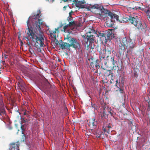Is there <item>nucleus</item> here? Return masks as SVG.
Returning a JSON list of instances; mask_svg holds the SVG:
<instances>
[{"label":"nucleus","instance_id":"nucleus-1","mask_svg":"<svg viewBox=\"0 0 150 150\" xmlns=\"http://www.w3.org/2000/svg\"><path fill=\"white\" fill-rule=\"evenodd\" d=\"M29 20L27 21L28 28L25 30V33L27 35V37H25V38L27 39L26 41L28 42V44H30L29 38L32 39L33 41L35 42L34 47L37 50L38 52H41L42 50L40 48L41 47H44L45 46L44 43V39L43 34L41 33L39 34H35V32L32 27H30L29 25Z\"/></svg>","mask_w":150,"mask_h":150},{"label":"nucleus","instance_id":"nucleus-2","mask_svg":"<svg viewBox=\"0 0 150 150\" xmlns=\"http://www.w3.org/2000/svg\"><path fill=\"white\" fill-rule=\"evenodd\" d=\"M119 22L121 23H125L127 22L133 25L139 30H141L142 32L145 33L147 30V28L145 24H142L141 21L137 16H127L126 17H124L122 19L119 20Z\"/></svg>","mask_w":150,"mask_h":150},{"label":"nucleus","instance_id":"nucleus-3","mask_svg":"<svg viewBox=\"0 0 150 150\" xmlns=\"http://www.w3.org/2000/svg\"><path fill=\"white\" fill-rule=\"evenodd\" d=\"M96 50L99 52V62L101 65H103L104 62L111 57H110L111 51L112 52L114 51L113 48L108 46L104 47V46H101L98 45L96 47Z\"/></svg>","mask_w":150,"mask_h":150},{"label":"nucleus","instance_id":"nucleus-4","mask_svg":"<svg viewBox=\"0 0 150 150\" xmlns=\"http://www.w3.org/2000/svg\"><path fill=\"white\" fill-rule=\"evenodd\" d=\"M40 11L38 10L37 11L36 14H35L31 17L33 21L34 22L33 24V27H32L34 30L40 31L41 30L40 25L43 24V22L42 19L39 18L40 17Z\"/></svg>","mask_w":150,"mask_h":150},{"label":"nucleus","instance_id":"nucleus-5","mask_svg":"<svg viewBox=\"0 0 150 150\" xmlns=\"http://www.w3.org/2000/svg\"><path fill=\"white\" fill-rule=\"evenodd\" d=\"M103 64V65H101L102 67L104 66L106 67H113V69L117 71L121 70L119 67L117 61L114 59V57H110V59L104 62Z\"/></svg>","mask_w":150,"mask_h":150},{"label":"nucleus","instance_id":"nucleus-6","mask_svg":"<svg viewBox=\"0 0 150 150\" xmlns=\"http://www.w3.org/2000/svg\"><path fill=\"white\" fill-rule=\"evenodd\" d=\"M67 39L70 47H71L74 48L76 50L81 49V47L80 42L76 39L74 38L68 37Z\"/></svg>","mask_w":150,"mask_h":150},{"label":"nucleus","instance_id":"nucleus-7","mask_svg":"<svg viewBox=\"0 0 150 150\" xmlns=\"http://www.w3.org/2000/svg\"><path fill=\"white\" fill-rule=\"evenodd\" d=\"M127 50L126 53V57L129 59V56L132 53L134 48L136 47L135 43L134 40L131 39L128 40V43L126 46Z\"/></svg>","mask_w":150,"mask_h":150},{"label":"nucleus","instance_id":"nucleus-8","mask_svg":"<svg viewBox=\"0 0 150 150\" xmlns=\"http://www.w3.org/2000/svg\"><path fill=\"white\" fill-rule=\"evenodd\" d=\"M101 6L98 4H94L91 7V10L92 11H93L95 13L100 14V10H101Z\"/></svg>","mask_w":150,"mask_h":150},{"label":"nucleus","instance_id":"nucleus-9","mask_svg":"<svg viewBox=\"0 0 150 150\" xmlns=\"http://www.w3.org/2000/svg\"><path fill=\"white\" fill-rule=\"evenodd\" d=\"M95 38V36L93 35H87L86 37L87 40L86 42V44L87 47H89L90 45L92 46L93 43L94 41V38Z\"/></svg>","mask_w":150,"mask_h":150},{"label":"nucleus","instance_id":"nucleus-10","mask_svg":"<svg viewBox=\"0 0 150 150\" xmlns=\"http://www.w3.org/2000/svg\"><path fill=\"white\" fill-rule=\"evenodd\" d=\"M125 50V47L124 45L121 43L118 44V51L120 56L124 54V52Z\"/></svg>","mask_w":150,"mask_h":150},{"label":"nucleus","instance_id":"nucleus-11","mask_svg":"<svg viewBox=\"0 0 150 150\" xmlns=\"http://www.w3.org/2000/svg\"><path fill=\"white\" fill-rule=\"evenodd\" d=\"M90 59L91 60L90 65L91 67L93 68L98 64H100L101 65V64L99 62L100 59H96L93 57L91 58Z\"/></svg>","mask_w":150,"mask_h":150},{"label":"nucleus","instance_id":"nucleus-12","mask_svg":"<svg viewBox=\"0 0 150 150\" xmlns=\"http://www.w3.org/2000/svg\"><path fill=\"white\" fill-rule=\"evenodd\" d=\"M19 142L12 143L11 144L10 150H20L19 149Z\"/></svg>","mask_w":150,"mask_h":150},{"label":"nucleus","instance_id":"nucleus-13","mask_svg":"<svg viewBox=\"0 0 150 150\" xmlns=\"http://www.w3.org/2000/svg\"><path fill=\"white\" fill-rule=\"evenodd\" d=\"M96 34L97 36L99 37L102 41H104V40H106L105 33H104L102 32H98L97 31Z\"/></svg>","mask_w":150,"mask_h":150},{"label":"nucleus","instance_id":"nucleus-14","mask_svg":"<svg viewBox=\"0 0 150 150\" xmlns=\"http://www.w3.org/2000/svg\"><path fill=\"white\" fill-rule=\"evenodd\" d=\"M109 16L110 17L111 21L112 22H114L115 21V20L117 21L119 20V16L117 15L114 14L112 13H110Z\"/></svg>","mask_w":150,"mask_h":150},{"label":"nucleus","instance_id":"nucleus-15","mask_svg":"<svg viewBox=\"0 0 150 150\" xmlns=\"http://www.w3.org/2000/svg\"><path fill=\"white\" fill-rule=\"evenodd\" d=\"M106 37L107 38V39L109 40L114 38V34L112 33V31L111 30H109L107 33H105Z\"/></svg>","mask_w":150,"mask_h":150},{"label":"nucleus","instance_id":"nucleus-16","mask_svg":"<svg viewBox=\"0 0 150 150\" xmlns=\"http://www.w3.org/2000/svg\"><path fill=\"white\" fill-rule=\"evenodd\" d=\"M100 12L101 13L100 15H102V13H103V14H104L107 15H106V16H109L110 13H111L110 11L106 9L105 8L103 7H101V10H100Z\"/></svg>","mask_w":150,"mask_h":150},{"label":"nucleus","instance_id":"nucleus-17","mask_svg":"<svg viewBox=\"0 0 150 150\" xmlns=\"http://www.w3.org/2000/svg\"><path fill=\"white\" fill-rule=\"evenodd\" d=\"M51 86L47 80L46 79L45 83V86L43 87V89L44 90L45 92L48 91L49 88H50Z\"/></svg>","mask_w":150,"mask_h":150},{"label":"nucleus","instance_id":"nucleus-18","mask_svg":"<svg viewBox=\"0 0 150 150\" xmlns=\"http://www.w3.org/2000/svg\"><path fill=\"white\" fill-rule=\"evenodd\" d=\"M108 115L106 110V107H104L103 112L101 114V117L102 119H107L108 118Z\"/></svg>","mask_w":150,"mask_h":150},{"label":"nucleus","instance_id":"nucleus-19","mask_svg":"<svg viewBox=\"0 0 150 150\" xmlns=\"http://www.w3.org/2000/svg\"><path fill=\"white\" fill-rule=\"evenodd\" d=\"M69 43L63 42L62 44H60V47L62 49H69L70 47L69 46Z\"/></svg>","mask_w":150,"mask_h":150},{"label":"nucleus","instance_id":"nucleus-20","mask_svg":"<svg viewBox=\"0 0 150 150\" xmlns=\"http://www.w3.org/2000/svg\"><path fill=\"white\" fill-rule=\"evenodd\" d=\"M106 110H107L109 114H110L111 116L114 117L116 114V113L112 110L111 107H107V108H106Z\"/></svg>","mask_w":150,"mask_h":150},{"label":"nucleus","instance_id":"nucleus-21","mask_svg":"<svg viewBox=\"0 0 150 150\" xmlns=\"http://www.w3.org/2000/svg\"><path fill=\"white\" fill-rule=\"evenodd\" d=\"M97 124V122L96 121L95 118H93L90 120L89 124L90 126H96Z\"/></svg>","mask_w":150,"mask_h":150},{"label":"nucleus","instance_id":"nucleus-22","mask_svg":"<svg viewBox=\"0 0 150 150\" xmlns=\"http://www.w3.org/2000/svg\"><path fill=\"white\" fill-rule=\"evenodd\" d=\"M115 82H116V83L115 84V86L117 87L118 88V89L116 90V91H119L120 93H123L124 92V91L123 90L122 88L121 87H120V86L119 87L118 86L117 83H118V79H117L116 81Z\"/></svg>","mask_w":150,"mask_h":150},{"label":"nucleus","instance_id":"nucleus-23","mask_svg":"<svg viewBox=\"0 0 150 150\" xmlns=\"http://www.w3.org/2000/svg\"><path fill=\"white\" fill-rule=\"evenodd\" d=\"M122 42L123 44V45L126 46L128 43V40H127L126 38H123L122 40Z\"/></svg>","mask_w":150,"mask_h":150},{"label":"nucleus","instance_id":"nucleus-24","mask_svg":"<svg viewBox=\"0 0 150 150\" xmlns=\"http://www.w3.org/2000/svg\"><path fill=\"white\" fill-rule=\"evenodd\" d=\"M146 13L147 14V17L149 21L150 22V8H149L146 11Z\"/></svg>","mask_w":150,"mask_h":150},{"label":"nucleus","instance_id":"nucleus-25","mask_svg":"<svg viewBox=\"0 0 150 150\" xmlns=\"http://www.w3.org/2000/svg\"><path fill=\"white\" fill-rule=\"evenodd\" d=\"M5 114V110L4 108L3 107L0 108V115H3Z\"/></svg>","mask_w":150,"mask_h":150},{"label":"nucleus","instance_id":"nucleus-26","mask_svg":"<svg viewBox=\"0 0 150 150\" xmlns=\"http://www.w3.org/2000/svg\"><path fill=\"white\" fill-rule=\"evenodd\" d=\"M68 24L69 27L75 26L76 25L75 21H69Z\"/></svg>","mask_w":150,"mask_h":150},{"label":"nucleus","instance_id":"nucleus-27","mask_svg":"<svg viewBox=\"0 0 150 150\" xmlns=\"http://www.w3.org/2000/svg\"><path fill=\"white\" fill-rule=\"evenodd\" d=\"M97 31H96L94 29L93 27H92V29H91L88 32L89 33H93L94 34H96Z\"/></svg>","mask_w":150,"mask_h":150},{"label":"nucleus","instance_id":"nucleus-28","mask_svg":"<svg viewBox=\"0 0 150 150\" xmlns=\"http://www.w3.org/2000/svg\"><path fill=\"white\" fill-rule=\"evenodd\" d=\"M73 2L75 4V5L76 7L79 8L80 6H81V5H80V4L78 2V0H74L73 1Z\"/></svg>","mask_w":150,"mask_h":150},{"label":"nucleus","instance_id":"nucleus-29","mask_svg":"<svg viewBox=\"0 0 150 150\" xmlns=\"http://www.w3.org/2000/svg\"><path fill=\"white\" fill-rule=\"evenodd\" d=\"M112 73V72L111 71V70H107L106 71L104 75L105 76H107L108 77L110 74L111 73Z\"/></svg>","mask_w":150,"mask_h":150},{"label":"nucleus","instance_id":"nucleus-30","mask_svg":"<svg viewBox=\"0 0 150 150\" xmlns=\"http://www.w3.org/2000/svg\"><path fill=\"white\" fill-rule=\"evenodd\" d=\"M21 86L20 87V89L22 90L23 91H24L26 88V86H25V84H23V85H20Z\"/></svg>","mask_w":150,"mask_h":150},{"label":"nucleus","instance_id":"nucleus-31","mask_svg":"<svg viewBox=\"0 0 150 150\" xmlns=\"http://www.w3.org/2000/svg\"><path fill=\"white\" fill-rule=\"evenodd\" d=\"M102 134V132H99L96 134V137L97 138H100L101 137V135Z\"/></svg>","mask_w":150,"mask_h":150},{"label":"nucleus","instance_id":"nucleus-32","mask_svg":"<svg viewBox=\"0 0 150 150\" xmlns=\"http://www.w3.org/2000/svg\"><path fill=\"white\" fill-rule=\"evenodd\" d=\"M59 28H58L57 29L55 28V30L50 31V35H52L53 33L54 34H55L56 33V31Z\"/></svg>","mask_w":150,"mask_h":150},{"label":"nucleus","instance_id":"nucleus-33","mask_svg":"<svg viewBox=\"0 0 150 150\" xmlns=\"http://www.w3.org/2000/svg\"><path fill=\"white\" fill-rule=\"evenodd\" d=\"M108 77L109 78H110V79H115V75H114V74L112 73H111L109 75V76H108Z\"/></svg>","mask_w":150,"mask_h":150},{"label":"nucleus","instance_id":"nucleus-34","mask_svg":"<svg viewBox=\"0 0 150 150\" xmlns=\"http://www.w3.org/2000/svg\"><path fill=\"white\" fill-rule=\"evenodd\" d=\"M22 134L23 135H22V138L21 139V142H23L25 141V140L26 137L25 134L23 133V132L22 133Z\"/></svg>","mask_w":150,"mask_h":150},{"label":"nucleus","instance_id":"nucleus-35","mask_svg":"<svg viewBox=\"0 0 150 150\" xmlns=\"http://www.w3.org/2000/svg\"><path fill=\"white\" fill-rule=\"evenodd\" d=\"M67 20L69 22L73 21V18L71 16H69L67 18Z\"/></svg>","mask_w":150,"mask_h":150},{"label":"nucleus","instance_id":"nucleus-36","mask_svg":"<svg viewBox=\"0 0 150 150\" xmlns=\"http://www.w3.org/2000/svg\"><path fill=\"white\" fill-rule=\"evenodd\" d=\"M69 27V26L68 25V24L64 26L63 29H64V32H65V31L67 29V28Z\"/></svg>","mask_w":150,"mask_h":150},{"label":"nucleus","instance_id":"nucleus-37","mask_svg":"<svg viewBox=\"0 0 150 150\" xmlns=\"http://www.w3.org/2000/svg\"><path fill=\"white\" fill-rule=\"evenodd\" d=\"M55 43L56 46H57L58 45H59L60 46V44H61L59 43V42L57 40H55Z\"/></svg>","mask_w":150,"mask_h":150},{"label":"nucleus","instance_id":"nucleus-38","mask_svg":"<svg viewBox=\"0 0 150 150\" xmlns=\"http://www.w3.org/2000/svg\"><path fill=\"white\" fill-rule=\"evenodd\" d=\"M115 79H111L110 81V83H115Z\"/></svg>","mask_w":150,"mask_h":150},{"label":"nucleus","instance_id":"nucleus-39","mask_svg":"<svg viewBox=\"0 0 150 150\" xmlns=\"http://www.w3.org/2000/svg\"><path fill=\"white\" fill-rule=\"evenodd\" d=\"M2 35L3 36V37L4 38H5V32L4 30H2Z\"/></svg>","mask_w":150,"mask_h":150},{"label":"nucleus","instance_id":"nucleus-40","mask_svg":"<svg viewBox=\"0 0 150 150\" xmlns=\"http://www.w3.org/2000/svg\"><path fill=\"white\" fill-rule=\"evenodd\" d=\"M95 67H96L97 68H100V67L99 65V64H96Z\"/></svg>","mask_w":150,"mask_h":150},{"label":"nucleus","instance_id":"nucleus-41","mask_svg":"<svg viewBox=\"0 0 150 150\" xmlns=\"http://www.w3.org/2000/svg\"><path fill=\"white\" fill-rule=\"evenodd\" d=\"M85 8V6L84 5H83V4H82L81 5V6H80L79 8Z\"/></svg>","mask_w":150,"mask_h":150},{"label":"nucleus","instance_id":"nucleus-42","mask_svg":"<svg viewBox=\"0 0 150 150\" xmlns=\"http://www.w3.org/2000/svg\"><path fill=\"white\" fill-rule=\"evenodd\" d=\"M2 105V102L1 99V97L0 96V105Z\"/></svg>","mask_w":150,"mask_h":150},{"label":"nucleus","instance_id":"nucleus-43","mask_svg":"<svg viewBox=\"0 0 150 150\" xmlns=\"http://www.w3.org/2000/svg\"><path fill=\"white\" fill-rule=\"evenodd\" d=\"M130 8H132V9H136L137 10L138 8L137 7H136V6H135L134 7H130Z\"/></svg>","mask_w":150,"mask_h":150},{"label":"nucleus","instance_id":"nucleus-44","mask_svg":"<svg viewBox=\"0 0 150 150\" xmlns=\"http://www.w3.org/2000/svg\"><path fill=\"white\" fill-rule=\"evenodd\" d=\"M80 2H81V4H83L85 3V1L84 0L81 1H80Z\"/></svg>","mask_w":150,"mask_h":150},{"label":"nucleus","instance_id":"nucleus-45","mask_svg":"<svg viewBox=\"0 0 150 150\" xmlns=\"http://www.w3.org/2000/svg\"><path fill=\"white\" fill-rule=\"evenodd\" d=\"M22 122H23V123H25L26 122V121H25L24 119H23L22 120Z\"/></svg>","mask_w":150,"mask_h":150},{"label":"nucleus","instance_id":"nucleus-46","mask_svg":"<svg viewBox=\"0 0 150 150\" xmlns=\"http://www.w3.org/2000/svg\"><path fill=\"white\" fill-rule=\"evenodd\" d=\"M73 13V12L72 11H71V12H70L69 13V16H71V14Z\"/></svg>","mask_w":150,"mask_h":150},{"label":"nucleus","instance_id":"nucleus-47","mask_svg":"<svg viewBox=\"0 0 150 150\" xmlns=\"http://www.w3.org/2000/svg\"><path fill=\"white\" fill-rule=\"evenodd\" d=\"M106 128H109V129H110V128H111V126H109V125H108V126L106 127Z\"/></svg>","mask_w":150,"mask_h":150},{"label":"nucleus","instance_id":"nucleus-48","mask_svg":"<svg viewBox=\"0 0 150 150\" xmlns=\"http://www.w3.org/2000/svg\"><path fill=\"white\" fill-rule=\"evenodd\" d=\"M110 132V129H108V130L107 131V132L108 133H109Z\"/></svg>","mask_w":150,"mask_h":150},{"label":"nucleus","instance_id":"nucleus-49","mask_svg":"<svg viewBox=\"0 0 150 150\" xmlns=\"http://www.w3.org/2000/svg\"><path fill=\"white\" fill-rule=\"evenodd\" d=\"M26 112H25L23 113V115H26Z\"/></svg>","mask_w":150,"mask_h":150},{"label":"nucleus","instance_id":"nucleus-50","mask_svg":"<svg viewBox=\"0 0 150 150\" xmlns=\"http://www.w3.org/2000/svg\"><path fill=\"white\" fill-rule=\"evenodd\" d=\"M106 127L105 128H104L103 129V131H104V132H106Z\"/></svg>","mask_w":150,"mask_h":150},{"label":"nucleus","instance_id":"nucleus-51","mask_svg":"<svg viewBox=\"0 0 150 150\" xmlns=\"http://www.w3.org/2000/svg\"><path fill=\"white\" fill-rule=\"evenodd\" d=\"M78 2L79 3V4H80V5H82V4H81V2H80V1H78Z\"/></svg>","mask_w":150,"mask_h":150},{"label":"nucleus","instance_id":"nucleus-52","mask_svg":"<svg viewBox=\"0 0 150 150\" xmlns=\"http://www.w3.org/2000/svg\"><path fill=\"white\" fill-rule=\"evenodd\" d=\"M54 37L56 39V35L55 34H54L53 35Z\"/></svg>","mask_w":150,"mask_h":150},{"label":"nucleus","instance_id":"nucleus-53","mask_svg":"<svg viewBox=\"0 0 150 150\" xmlns=\"http://www.w3.org/2000/svg\"><path fill=\"white\" fill-rule=\"evenodd\" d=\"M149 107H150V102H149Z\"/></svg>","mask_w":150,"mask_h":150},{"label":"nucleus","instance_id":"nucleus-54","mask_svg":"<svg viewBox=\"0 0 150 150\" xmlns=\"http://www.w3.org/2000/svg\"><path fill=\"white\" fill-rule=\"evenodd\" d=\"M92 105L93 107L95 108V107L94 106V105H95V104H93V105Z\"/></svg>","mask_w":150,"mask_h":150},{"label":"nucleus","instance_id":"nucleus-55","mask_svg":"<svg viewBox=\"0 0 150 150\" xmlns=\"http://www.w3.org/2000/svg\"><path fill=\"white\" fill-rule=\"evenodd\" d=\"M67 7V6H64V7H63V8H65V9Z\"/></svg>","mask_w":150,"mask_h":150},{"label":"nucleus","instance_id":"nucleus-56","mask_svg":"<svg viewBox=\"0 0 150 150\" xmlns=\"http://www.w3.org/2000/svg\"><path fill=\"white\" fill-rule=\"evenodd\" d=\"M62 25H60V26L59 27V28L62 27Z\"/></svg>","mask_w":150,"mask_h":150},{"label":"nucleus","instance_id":"nucleus-57","mask_svg":"<svg viewBox=\"0 0 150 150\" xmlns=\"http://www.w3.org/2000/svg\"><path fill=\"white\" fill-rule=\"evenodd\" d=\"M138 8L139 9H141V7H138Z\"/></svg>","mask_w":150,"mask_h":150},{"label":"nucleus","instance_id":"nucleus-58","mask_svg":"<svg viewBox=\"0 0 150 150\" xmlns=\"http://www.w3.org/2000/svg\"><path fill=\"white\" fill-rule=\"evenodd\" d=\"M95 73H98V70H97L96 71Z\"/></svg>","mask_w":150,"mask_h":150},{"label":"nucleus","instance_id":"nucleus-59","mask_svg":"<svg viewBox=\"0 0 150 150\" xmlns=\"http://www.w3.org/2000/svg\"><path fill=\"white\" fill-rule=\"evenodd\" d=\"M54 1V0H52V2H53Z\"/></svg>","mask_w":150,"mask_h":150},{"label":"nucleus","instance_id":"nucleus-60","mask_svg":"<svg viewBox=\"0 0 150 150\" xmlns=\"http://www.w3.org/2000/svg\"><path fill=\"white\" fill-rule=\"evenodd\" d=\"M21 129H22V130H23V129H22V126H21Z\"/></svg>","mask_w":150,"mask_h":150},{"label":"nucleus","instance_id":"nucleus-61","mask_svg":"<svg viewBox=\"0 0 150 150\" xmlns=\"http://www.w3.org/2000/svg\"><path fill=\"white\" fill-rule=\"evenodd\" d=\"M82 37L83 38L84 37H85V36L84 35H83L82 36Z\"/></svg>","mask_w":150,"mask_h":150},{"label":"nucleus","instance_id":"nucleus-62","mask_svg":"<svg viewBox=\"0 0 150 150\" xmlns=\"http://www.w3.org/2000/svg\"><path fill=\"white\" fill-rule=\"evenodd\" d=\"M87 135H88V134H87Z\"/></svg>","mask_w":150,"mask_h":150}]
</instances>
